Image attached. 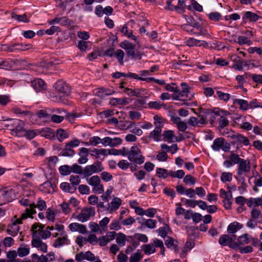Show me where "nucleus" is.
<instances>
[{"label": "nucleus", "instance_id": "f257e3e1", "mask_svg": "<svg viewBox=\"0 0 262 262\" xmlns=\"http://www.w3.org/2000/svg\"><path fill=\"white\" fill-rule=\"evenodd\" d=\"M251 235L248 233H244L237 238L236 242L232 245V249L238 250L242 254H248L253 252L251 246H244L251 243Z\"/></svg>", "mask_w": 262, "mask_h": 262}, {"label": "nucleus", "instance_id": "f03ea898", "mask_svg": "<svg viewBox=\"0 0 262 262\" xmlns=\"http://www.w3.org/2000/svg\"><path fill=\"white\" fill-rule=\"evenodd\" d=\"M54 88L58 93L62 94V96H55L53 97L52 100L53 101L58 102L62 101V97L68 96L71 93L70 88L69 85L62 80H58L54 85Z\"/></svg>", "mask_w": 262, "mask_h": 262}, {"label": "nucleus", "instance_id": "7ed1b4c3", "mask_svg": "<svg viewBox=\"0 0 262 262\" xmlns=\"http://www.w3.org/2000/svg\"><path fill=\"white\" fill-rule=\"evenodd\" d=\"M128 160L136 164L141 165L144 162L145 158L141 155V150L137 146H132L128 153H126Z\"/></svg>", "mask_w": 262, "mask_h": 262}, {"label": "nucleus", "instance_id": "20e7f679", "mask_svg": "<svg viewBox=\"0 0 262 262\" xmlns=\"http://www.w3.org/2000/svg\"><path fill=\"white\" fill-rule=\"evenodd\" d=\"M3 49L7 52H22L32 48L31 44H24L23 43H15L10 45H3Z\"/></svg>", "mask_w": 262, "mask_h": 262}, {"label": "nucleus", "instance_id": "39448f33", "mask_svg": "<svg viewBox=\"0 0 262 262\" xmlns=\"http://www.w3.org/2000/svg\"><path fill=\"white\" fill-rule=\"evenodd\" d=\"M104 169L101 162L97 161L93 164L87 165L84 168V177H87L91 176L93 173H98Z\"/></svg>", "mask_w": 262, "mask_h": 262}, {"label": "nucleus", "instance_id": "423d86ee", "mask_svg": "<svg viewBox=\"0 0 262 262\" xmlns=\"http://www.w3.org/2000/svg\"><path fill=\"white\" fill-rule=\"evenodd\" d=\"M228 189L229 190L226 191L223 189L220 190V196L221 198L224 199L223 201L224 206L226 209H230L231 207V199L232 198V192L230 190V187L228 186Z\"/></svg>", "mask_w": 262, "mask_h": 262}, {"label": "nucleus", "instance_id": "0eeeda50", "mask_svg": "<svg viewBox=\"0 0 262 262\" xmlns=\"http://www.w3.org/2000/svg\"><path fill=\"white\" fill-rule=\"evenodd\" d=\"M215 114L217 115V116L220 117V118L218 119V127L219 129H223L229 125V121L226 117L227 116L230 115V113L228 111L217 110L215 112Z\"/></svg>", "mask_w": 262, "mask_h": 262}, {"label": "nucleus", "instance_id": "6e6552de", "mask_svg": "<svg viewBox=\"0 0 262 262\" xmlns=\"http://www.w3.org/2000/svg\"><path fill=\"white\" fill-rule=\"evenodd\" d=\"M120 47L126 51L128 56H130L132 58L135 57V45H133L127 40H124L120 43Z\"/></svg>", "mask_w": 262, "mask_h": 262}, {"label": "nucleus", "instance_id": "1a4fd4ad", "mask_svg": "<svg viewBox=\"0 0 262 262\" xmlns=\"http://www.w3.org/2000/svg\"><path fill=\"white\" fill-rule=\"evenodd\" d=\"M56 185L51 181H46L39 186V189L45 193H53L56 191Z\"/></svg>", "mask_w": 262, "mask_h": 262}, {"label": "nucleus", "instance_id": "9d476101", "mask_svg": "<svg viewBox=\"0 0 262 262\" xmlns=\"http://www.w3.org/2000/svg\"><path fill=\"white\" fill-rule=\"evenodd\" d=\"M236 237V236L233 234L231 236H230L228 234H223L220 236L219 243L222 246H228L232 249V245L234 243L233 241Z\"/></svg>", "mask_w": 262, "mask_h": 262}, {"label": "nucleus", "instance_id": "9b49d317", "mask_svg": "<svg viewBox=\"0 0 262 262\" xmlns=\"http://www.w3.org/2000/svg\"><path fill=\"white\" fill-rule=\"evenodd\" d=\"M261 17L257 14L251 11H246L242 16L243 23L246 24L247 22L255 23Z\"/></svg>", "mask_w": 262, "mask_h": 262}, {"label": "nucleus", "instance_id": "f8f14e48", "mask_svg": "<svg viewBox=\"0 0 262 262\" xmlns=\"http://www.w3.org/2000/svg\"><path fill=\"white\" fill-rule=\"evenodd\" d=\"M31 245L33 247L36 248L38 249L39 250L44 253L47 252V245L46 243H43L39 236L36 237H33Z\"/></svg>", "mask_w": 262, "mask_h": 262}, {"label": "nucleus", "instance_id": "ddd939ff", "mask_svg": "<svg viewBox=\"0 0 262 262\" xmlns=\"http://www.w3.org/2000/svg\"><path fill=\"white\" fill-rule=\"evenodd\" d=\"M0 193L5 202H11L15 196L14 190L10 188H4L1 189Z\"/></svg>", "mask_w": 262, "mask_h": 262}, {"label": "nucleus", "instance_id": "4468645a", "mask_svg": "<svg viewBox=\"0 0 262 262\" xmlns=\"http://www.w3.org/2000/svg\"><path fill=\"white\" fill-rule=\"evenodd\" d=\"M250 163L249 160L247 161L244 159L238 163L237 172L241 173L249 172L251 170Z\"/></svg>", "mask_w": 262, "mask_h": 262}, {"label": "nucleus", "instance_id": "2eb2a0df", "mask_svg": "<svg viewBox=\"0 0 262 262\" xmlns=\"http://www.w3.org/2000/svg\"><path fill=\"white\" fill-rule=\"evenodd\" d=\"M31 86L37 92H39L46 89L45 81L41 79L38 78L31 82Z\"/></svg>", "mask_w": 262, "mask_h": 262}, {"label": "nucleus", "instance_id": "dca6fc26", "mask_svg": "<svg viewBox=\"0 0 262 262\" xmlns=\"http://www.w3.org/2000/svg\"><path fill=\"white\" fill-rule=\"evenodd\" d=\"M231 60L234 62L232 68L235 70L242 71L243 70V60L238 56L234 55L231 56Z\"/></svg>", "mask_w": 262, "mask_h": 262}, {"label": "nucleus", "instance_id": "f3484780", "mask_svg": "<svg viewBox=\"0 0 262 262\" xmlns=\"http://www.w3.org/2000/svg\"><path fill=\"white\" fill-rule=\"evenodd\" d=\"M163 125H156L155 129L150 132L149 138L152 139L156 142L161 140L162 128L163 127Z\"/></svg>", "mask_w": 262, "mask_h": 262}, {"label": "nucleus", "instance_id": "a211bd4d", "mask_svg": "<svg viewBox=\"0 0 262 262\" xmlns=\"http://www.w3.org/2000/svg\"><path fill=\"white\" fill-rule=\"evenodd\" d=\"M78 155L80 156V158L78 160L79 164H85L88 162V157L89 155V149L88 148L85 147H81L80 149Z\"/></svg>", "mask_w": 262, "mask_h": 262}, {"label": "nucleus", "instance_id": "6ab92c4d", "mask_svg": "<svg viewBox=\"0 0 262 262\" xmlns=\"http://www.w3.org/2000/svg\"><path fill=\"white\" fill-rule=\"evenodd\" d=\"M17 124L15 125L14 128L11 133V135H15L16 136H21L22 132L25 131L24 129V123L23 121L19 119V122H17Z\"/></svg>", "mask_w": 262, "mask_h": 262}, {"label": "nucleus", "instance_id": "aec40b11", "mask_svg": "<svg viewBox=\"0 0 262 262\" xmlns=\"http://www.w3.org/2000/svg\"><path fill=\"white\" fill-rule=\"evenodd\" d=\"M243 227V225L242 224L237 222H234L228 225L227 232L229 234H234L242 229Z\"/></svg>", "mask_w": 262, "mask_h": 262}, {"label": "nucleus", "instance_id": "412c9836", "mask_svg": "<svg viewBox=\"0 0 262 262\" xmlns=\"http://www.w3.org/2000/svg\"><path fill=\"white\" fill-rule=\"evenodd\" d=\"M52 115L51 108H46L45 110H39L36 113L37 117L40 119H47L50 118Z\"/></svg>", "mask_w": 262, "mask_h": 262}, {"label": "nucleus", "instance_id": "4be33fe9", "mask_svg": "<svg viewBox=\"0 0 262 262\" xmlns=\"http://www.w3.org/2000/svg\"><path fill=\"white\" fill-rule=\"evenodd\" d=\"M163 140L167 141L168 143H171L175 141L176 136L174 135L173 131L171 130H167L163 132Z\"/></svg>", "mask_w": 262, "mask_h": 262}, {"label": "nucleus", "instance_id": "5701e85b", "mask_svg": "<svg viewBox=\"0 0 262 262\" xmlns=\"http://www.w3.org/2000/svg\"><path fill=\"white\" fill-rule=\"evenodd\" d=\"M121 32L128 38H131L138 44L139 41L137 40V37L133 34V30H128L126 26H123L121 30Z\"/></svg>", "mask_w": 262, "mask_h": 262}, {"label": "nucleus", "instance_id": "b1692460", "mask_svg": "<svg viewBox=\"0 0 262 262\" xmlns=\"http://www.w3.org/2000/svg\"><path fill=\"white\" fill-rule=\"evenodd\" d=\"M217 111H211L210 110L207 109H203L202 111V112L206 114V115H208L209 116V122L210 123L213 125L215 122H216V117H218L217 115L215 114V112H216Z\"/></svg>", "mask_w": 262, "mask_h": 262}, {"label": "nucleus", "instance_id": "393cba45", "mask_svg": "<svg viewBox=\"0 0 262 262\" xmlns=\"http://www.w3.org/2000/svg\"><path fill=\"white\" fill-rule=\"evenodd\" d=\"M128 238H131L132 245L128 246L125 250V253L129 254L134 251L139 245V242L135 241L132 236H128Z\"/></svg>", "mask_w": 262, "mask_h": 262}, {"label": "nucleus", "instance_id": "a878e982", "mask_svg": "<svg viewBox=\"0 0 262 262\" xmlns=\"http://www.w3.org/2000/svg\"><path fill=\"white\" fill-rule=\"evenodd\" d=\"M40 133L41 136L45 137L47 139H52L55 136V134L53 130L49 127L43 128Z\"/></svg>", "mask_w": 262, "mask_h": 262}, {"label": "nucleus", "instance_id": "bb28decb", "mask_svg": "<svg viewBox=\"0 0 262 262\" xmlns=\"http://www.w3.org/2000/svg\"><path fill=\"white\" fill-rule=\"evenodd\" d=\"M224 141L225 139L223 138H216L213 141L211 148L214 151H219L223 145V142H224Z\"/></svg>", "mask_w": 262, "mask_h": 262}, {"label": "nucleus", "instance_id": "cd10ccee", "mask_svg": "<svg viewBox=\"0 0 262 262\" xmlns=\"http://www.w3.org/2000/svg\"><path fill=\"white\" fill-rule=\"evenodd\" d=\"M231 138L234 139L235 141L243 143L245 145H248L250 143L248 139L241 134H232Z\"/></svg>", "mask_w": 262, "mask_h": 262}, {"label": "nucleus", "instance_id": "c85d7f7f", "mask_svg": "<svg viewBox=\"0 0 262 262\" xmlns=\"http://www.w3.org/2000/svg\"><path fill=\"white\" fill-rule=\"evenodd\" d=\"M69 243V240L68 239L67 235L65 234L63 237H58L56 239L53 244V246L55 248H58L64 244L68 245Z\"/></svg>", "mask_w": 262, "mask_h": 262}, {"label": "nucleus", "instance_id": "c756f323", "mask_svg": "<svg viewBox=\"0 0 262 262\" xmlns=\"http://www.w3.org/2000/svg\"><path fill=\"white\" fill-rule=\"evenodd\" d=\"M3 121L7 122V123L4 124V127L10 130L11 132H12L15 125H17V122H19V119H17L8 118L6 120H4Z\"/></svg>", "mask_w": 262, "mask_h": 262}, {"label": "nucleus", "instance_id": "7c9ffc66", "mask_svg": "<svg viewBox=\"0 0 262 262\" xmlns=\"http://www.w3.org/2000/svg\"><path fill=\"white\" fill-rule=\"evenodd\" d=\"M75 154V150L67 146V145L66 144L64 148L60 149V151L58 155L59 156L72 157Z\"/></svg>", "mask_w": 262, "mask_h": 262}, {"label": "nucleus", "instance_id": "2f4dec72", "mask_svg": "<svg viewBox=\"0 0 262 262\" xmlns=\"http://www.w3.org/2000/svg\"><path fill=\"white\" fill-rule=\"evenodd\" d=\"M60 187L63 191L71 193L75 192L77 190V187H72L68 182L61 183L60 185Z\"/></svg>", "mask_w": 262, "mask_h": 262}, {"label": "nucleus", "instance_id": "473e14b6", "mask_svg": "<svg viewBox=\"0 0 262 262\" xmlns=\"http://www.w3.org/2000/svg\"><path fill=\"white\" fill-rule=\"evenodd\" d=\"M45 228V225L38 223H35L33 224L32 226V231L33 232L32 233V236L33 237L35 236V234L38 232L39 234L43 230H44Z\"/></svg>", "mask_w": 262, "mask_h": 262}, {"label": "nucleus", "instance_id": "72a5a7b5", "mask_svg": "<svg viewBox=\"0 0 262 262\" xmlns=\"http://www.w3.org/2000/svg\"><path fill=\"white\" fill-rule=\"evenodd\" d=\"M69 135L66 130L62 128H59L56 130V137L60 142H62L65 139L69 137Z\"/></svg>", "mask_w": 262, "mask_h": 262}, {"label": "nucleus", "instance_id": "f704fd0d", "mask_svg": "<svg viewBox=\"0 0 262 262\" xmlns=\"http://www.w3.org/2000/svg\"><path fill=\"white\" fill-rule=\"evenodd\" d=\"M122 203L121 200L119 198H115L113 199L111 203V206L110 208L108 206L107 208V210L110 209V211H113L114 210H116L119 208V207L121 206Z\"/></svg>", "mask_w": 262, "mask_h": 262}, {"label": "nucleus", "instance_id": "c9c22d12", "mask_svg": "<svg viewBox=\"0 0 262 262\" xmlns=\"http://www.w3.org/2000/svg\"><path fill=\"white\" fill-rule=\"evenodd\" d=\"M234 103H237L239 105V108L243 111H247L249 108V103L247 100L241 99H236L234 100Z\"/></svg>", "mask_w": 262, "mask_h": 262}, {"label": "nucleus", "instance_id": "e433bc0d", "mask_svg": "<svg viewBox=\"0 0 262 262\" xmlns=\"http://www.w3.org/2000/svg\"><path fill=\"white\" fill-rule=\"evenodd\" d=\"M142 248L144 253L146 255H149L150 254L154 253L156 251L155 247L154 246V245L150 244L143 245Z\"/></svg>", "mask_w": 262, "mask_h": 262}, {"label": "nucleus", "instance_id": "4c0bfd02", "mask_svg": "<svg viewBox=\"0 0 262 262\" xmlns=\"http://www.w3.org/2000/svg\"><path fill=\"white\" fill-rule=\"evenodd\" d=\"M176 6V12L179 14H182L185 12L186 5L185 0H178V5Z\"/></svg>", "mask_w": 262, "mask_h": 262}, {"label": "nucleus", "instance_id": "58836bf2", "mask_svg": "<svg viewBox=\"0 0 262 262\" xmlns=\"http://www.w3.org/2000/svg\"><path fill=\"white\" fill-rule=\"evenodd\" d=\"M11 17L18 21L24 23H28L30 21L29 19L27 18L26 14H24L23 15H18L14 12H12L11 13Z\"/></svg>", "mask_w": 262, "mask_h": 262}, {"label": "nucleus", "instance_id": "ea45409f", "mask_svg": "<svg viewBox=\"0 0 262 262\" xmlns=\"http://www.w3.org/2000/svg\"><path fill=\"white\" fill-rule=\"evenodd\" d=\"M170 230V229L169 226L166 224L165 226L159 228L157 230V232L158 233V234L162 237L165 238L168 234V231Z\"/></svg>", "mask_w": 262, "mask_h": 262}, {"label": "nucleus", "instance_id": "a19ab883", "mask_svg": "<svg viewBox=\"0 0 262 262\" xmlns=\"http://www.w3.org/2000/svg\"><path fill=\"white\" fill-rule=\"evenodd\" d=\"M161 147L162 149L166 150V152H169L171 148H174L173 151H172V150H170L172 154L176 152L179 149L177 144H173L171 146H169L166 144H162L161 145Z\"/></svg>", "mask_w": 262, "mask_h": 262}, {"label": "nucleus", "instance_id": "79ce46f5", "mask_svg": "<svg viewBox=\"0 0 262 262\" xmlns=\"http://www.w3.org/2000/svg\"><path fill=\"white\" fill-rule=\"evenodd\" d=\"M232 179V174L230 172H223L221 176V180L223 183L231 182Z\"/></svg>", "mask_w": 262, "mask_h": 262}, {"label": "nucleus", "instance_id": "37998d69", "mask_svg": "<svg viewBox=\"0 0 262 262\" xmlns=\"http://www.w3.org/2000/svg\"><path fill=\"white\" fill-rule=\"evenodd\" d=\"M88 184L92 186L98 185L99 183H101V180L99 176H94L91 177L90 179H87Z\"/></svg>", "mask_w": 262, "mask_h": 262}, {"label": "nucleus", "instance_id": "c03bdc74", "mask_svg": "<svg viewBox=\"0 0 262 262\" xmlns=\"http://www.w3.org/2000/svg\"><path fill=\"white\" fill-rule=\"evenodd\" d=\"M69 180L72 187H76V186L78 185L81 182V180L79 176L77 175H71L70 177Z\"/></svg>", "mask_w": 262, "mask_h": 262}, {"label": "nucleus", "instance_id": "a18cd8bd", "mask_svg": "<svg viewBox=\"0 0 262 262\" xmlns=\"http://www.w3.org/2000/svg\"><path fill=\"white\" fill-rule=\"evenodd\" d=\"M116 57L121 66L123 64V58L124 57V53L121 49H118L116 50V52L115 53Z\"/></svg>", "mask_w": 262, "mask_h": 262}, {"label": "nucleus", "instance_id": "49530a36", "mask_svg": "<svg viewBox=\"0 0 262 262\" xmlns=\"http://www.w3.org/2000/svg\"><path fill=\"white\" fill-rule=\"evenodd\" d=\"M143 258V255L138 251L132 254L129 258V262H140Z\"/></svg>", "mask_w": 262, "mask_h": 262}, {"label": "nucleus", "instance_id": "de8ad7c7", "mask_svg": "<svg viewBox=\"0 0 262 262\" xmlns=\"http://www.w3.org/2000/svg\"><path fill=\"white\" fill-rule=\"evenodd\" d=\"M156 172L158 177L160 178H162L163 179H166L168 176V171L166 169L158 168L157 169Z\"/></svg>", "mask_w": 262, "mask_h": 262}, {"label": "nucleus", "instance_id": "09e8293b", "mask_svg": "<svg viewBox=\"0 0 262 262\" xmlns=\"http://www.w3.org/2000/svg\"><path fill=\"white\" fill-rule=\"evenodd\" d=\"M71 172H73L75 173L81 174H83L84 175V169H82V167L78 165L77 164H74L71 166Z\"/></svg>", "mask_w": 262, "mask_h": 262}, {"label": "nucleus", "instance_id": "8fccbe9b", "mask_svg": "<svg viewBox=\"0 0 262 262\" xmlns=\"http://www.w3.org/2000/svg\"><path fill=\"white\" fill-rule=\"evenodd\" d=\"M36 213V210H32L29 208H26L25 212L21 214L22 219H25V220L30 217L33 219V215Z\"/></svg>", "mask_w": 262, "mask_h": 262}, {"label": "nucleus", "instance_id": "3c124183", "mask_svg": "<svg viewBox=\"0 0 262 262\" xmlns=\"http://www.w3.org/2000/svg\"><path fill=\"white\" fill-rule=\"evenodd\" d=\"M59 170L61 175L67 176L71 172V168L69 165H62L59 167Z\"/></svg>", "mask_w": 262, "mask_h": 262}, {"label": "nucleus", "instance_id": "603ef678", "mask_svg": "<svg viewBox=\"0 0 262 262\" xmlns=\"http://www.w3.org/2000/svg\"><path fill=\"white\" fill-rule=\"evenodd\" d=\"M126 241V235L123 233L120 232L118 234L116 238V243L120 246H124Z\"/></svg>", "mask_w": 262, "mask_h": 262}, {"label": "nucleus", "instance_id": "864d4df0", "mask_svg": "<svg viewBox=\"0 0 262 262\" xmlns=\"http://www.w3.org/2000/svg\"><path fill=\"white\" fill-rule=\"evenodd\" d=\"M51 121L53 122L56 123H61L64 119V115H57L56 114H52L50 116Z\"/></svg>", "mask_w": 262, "mask_h": 262}, {"label": "nucleus", "instance_id": "5fc2aeb1", "mask_svg": "<svg viewBox=\"0 0 262 262\" xmlns=\"http://www.w3.org/2000/svg\"><path fill=\"white\" fill-rule=\"evenodd\" d=\"M238 43L240 45L247 44L251 45L252 41L247 37L244 36H240L238 37Z\"/></svg>", "mask_w": 262, "mask_h": 262}, {"label": "nucleus", "instance_id": "6e6d98bb", "mask_svg": "<svg viewBox=\"0 0 262 262\" xmlns=\"http://www.w3.org/2000/svg\"><path fill=\"white\" fill-rule=\"evenodd\" d=\"M208 15V17L210 20L214 21H219L222 17L221 14L217 12H211L209 13Z\"/></svg>", "mask_w": 262, "mask_h": 262}, {"label": "nucleus", "instance_id": "4d7b16f0", "mask_svg": "<svg viewBox=\"0 0 262 262\" xmlns=\"http://www.w3.org/2000/svg\"><path fill=\"white\" fill-rule=\"evenodd\" d=\"M216 95L220 99L224 100L225 101H228L230 98V95L228 93H225L221 91H217L216 92Z\"/></svg>", "mask_w": 262, "mask_h": 262}, {"label": "nucleus", "instance_id": "13d9d810", "mask_svg": "<svg viewBox=\"0 0 262 262\" xmlns=\"http://www.w3.org/2000/svg\"><path fill=\"white\" fill-rule=\"evenodd\" d=\"M134 238H136L138 239L139 242H142L143 243H146L148 242V237L145 234H140V233H135L133 236Z\"/></svg>", "mask_w": 262, "mask_h": 262}, {"label": "nucleus", "instance_id": "bf43d9fd", "mask_svg": "<svg viewBox=\"0 0 262 262\" xmlns=\"http://www.w3.org/2000/svg\"><path fill=\"white\" fill-rule=\"evenodd\" d=\"M229 159L233 164H238L243 160V159L239 158L237 154L233 152H231Z\"/></svg>", "mask_w": 262, "mask_h": 262}, {"label": "nucleus", "instance_id": "052dcab7", "mask_svg": "<svg viewBox=\"0 0 262 262\" xmlns=\"http://www.w3.org/2000/svg\"><path fill=\"white\" fill-rule=\"evenodd\" d=\"M156 224L157 222L156 220L152 219H148L145 221V223L142 225L141 227L143 225H145V226L149 228L154 229L156 227Z\"/></svg>", "mask_w": 262, "mask_h": 262}, {"label": "nucleus", "instance_id": "680f3d73", "mask_svg": "<svg viewBox=\"0 0 262 262\" xmlns=\"http://www.w3.org/2000/svg\"><path fill=\"white\" fill-rule=\"evenodd\" d=\"M17 252L15 250L9 251L7 252L6 257L8 259V262H12L17 255Z\"/></svg>", "mask_w": 262, "mask_h": 262}, {"label": "nucleus", "instance_id": "e2e57ef3", "mask_svg": "<svg viewBox=\"0 0 262 262\" xmlns=\"http://www.w3.org/2000/svg\"><path fill=\"white\" fill-rule=\"evenodd\" d=\"M17 253L20 257L27 256L29 253V249L26 248L19 247L17 249Z\"/></svg>", "mask_w": 262, "mask_h": 262}, {"label": "nucleus", "instance_id": "0e129e2a", "mask_svg": "<svg viewBox=\"0 0 262 262\" xmlns=\"http://www.w3.org/2000/svg\"><path fill=\"white\" fill-rule=\"evenodd\" d=\"M78 190L80 193L82 194H88L90 193V188L86 185H79Z\"/></svg>", "mask_w": 262, "mask_h": 262}, {"label": "nucleus", "instance_id": "69168bd1", "mask_svg": "<svg viewBox=\"0 0 262 262\" xmlns=\"http://www.w3.org/2000/svg\"><path fill=\"white\" fill-rule=\"evenodd\" d=\"M55 214L53 210L49 208L46 212V217L48 221L53 222L55 220Z\"/></svg>", "mask_w": 262, "mask_h": 262}, {"label": "nucleus", "instance_id": "338daca9", "mask_svg": "<svg viewBox=\"0 0 262 262\" xmlns=\"http://www.w3.org/2000/svg\"><path fill=\"white\" fill-rule=\"evenodd\" d=\"M131 163H128L126 160H120L118 163V167L122 170H126L131 165Z\"/></svg>", "mask_w": 262, "mask_h": 262}, {"label": "nucleus", "instance_id": "774afa93", "mask_svg": "<svg viewBox=\"0 0 262 262\" xmlns=\"http://www.w3.org/2000/svg\"><path fill=\"white\" fill-rule=\"evenodd\" d=\"M76 242L80 247H82L87 243L88 241L85 237L79 235L76 238Z\"/></svg>", "mask_w": 262, "mask_h": 262}]
</instances>
